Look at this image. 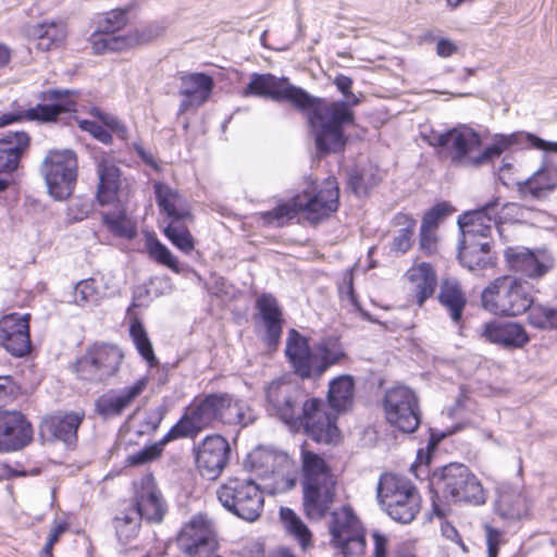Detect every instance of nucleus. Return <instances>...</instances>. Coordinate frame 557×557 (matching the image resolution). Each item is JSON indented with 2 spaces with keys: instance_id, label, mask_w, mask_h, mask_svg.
<instances>
[{
  "instance_id": "a19ab883",
  "label": "nucleus",
  "mask_w": 557,
  "mask_h": 557,
  "mask_svg": "<svg viewBox=\"0 0 557 557\" xmlns=\"http://www.w3.org/2000/svg\"><path fill=\"white\" fill-rule=\"evenodd\" d=\"M438 301L447 310L450 319L459 323L467 305V297L458 281L447 278L442 282Z\"/></svg>"
},
{
  "instance_id": "69168bd1",
  "label": "nucleus",
  "mask_w": 557,
  "mask_h": 557,
  "mask_svg": "<svg viewBox=\"0 0 557 557\" xmlns=\"http://www.w3.org/2000/svg\"><path fill=\"white\" fill-rule=\"evenodd\" d=\"M435 231L420 230V248L426 253H432L435 250Z\"/></svg>"
},
{
  "instance_id": "603ef678",
  "label": "nucleus",
  "mask_w": 557,
  "mask_h": 557,
  "mask_svg": "<svg viewBox=\"0 0 557 557\" xmlns=\"http://www.w3.org/2000/svg\"><path fill=\"white\" fill-rule=\"evenodd\" d=\"M528 323L539 330H556L557 308L533 302L528 310Z\"/></svg>"
},
{
  "instance_id": "c85d7f7f",
  "label": "nucleus",
  "mask_w": 557,
  "mask_h": 557,
  "mask_svg": "<svg viewBox=\"0 0 557 557\" xmlns=\"http://www.w3.org/2000/svg\"><path fill=\"white\" fill-rule=\"evenodd\" d=\"M498 201L494 200L480 209L465 212L458 218L461 238L487 240L492 227L498 225Z\"/></svg>"
},
{
  "instance_id": "09e8293b",
  "label": "nucleus",
  "mask_w": 557,
  "mask_h": 557,
  "mask_svg": "<svg viewBox=\"0 0 557 557\" xmlns=\"http://www.w3.org/2000/svg\"><path fill=\"white\" fill-rule=\"evenodd\" d=\"M184 223L168 222L163 227V234L177 249L189 255L195 249V239Z\"/></svg>"
},
{
  "instance_id": "052dcab7",
  "label": "nucleus",
  "mask_w": 557,
  "mask_h": 557,
  "mask_svg": "<svg viewBox=\"0 0 557 557\" xmlns=\"http://www.w3.org/2000/svg\"><path fill=\"white\" fill-rule=\"evenodd\" d=\"M448 213H450V207L448 205L437 203L423 215L420 230L435 231L440 220Z\"/></svg>"
},
{
  "instance_id": "cd10ccee",
  "label": "nucleus",
  "mask_w": 557,
  "mask_h": 557,
  "mask_svg": "<svg viewBox=\"0 0 557 557\" xmlns=\"http://www.w3.org/2000/svg\"><path fill=\"white\" fill-rule=\"evenodd\" d=\"M149 379L140 376L132 384L111 389L96 400V410L103 418L121 416L147 388Z\"/></svg>"
},
{
  "instance_id": "1a4fd4ad",
  "label": "nucleus",
  "mask_w": 557,
  "mask_h": 557,
  "mask_svg": "<svg viewBox=\"0 0 557 557\" xmlns=\"http://www.w3.org/2000/svg\"><path fill=\"white\" fill-rule=\"evenodd\" d=\"M216 496L227 511L248 522L263 511V493L251 479L230 478L219 486Z\"/></svg>"
},
{
  "instance_id": "5fc2aeb1",
  "label": "nucleus",
  "mask_w": 557,
  "mask_h": 557,
  "mask_svg": "<svg viewBox=\"0 0 557 557\" xmlns=\"http://www.w3.org/2000/svg\"><path fill=\"white\" fill-rule=\"evenodd\" d=\"M147 251L149 256L159 264H162L175 273L181 272L177 258L171 250L163 245L157 237L150 236L147 238Z\"/></svg>"
},
{
  "instance_id": "774afa93",
  "label": "nucleus",
  "mask_w": 557,
  "mask_h": 557,
  "mask_svg": "<svg viewBox=\"0 0 557 557\" xmlns=\"http://www.w3.org/2000/svg\"><path fill=\"white\" fill-rule=\"evenodd\" d=\"M374 541V557H386L387 537L379 531L372 533Z\"/></svg>"
},
{
  "instance_id": "3c124183",
  "label": "nucleus",
  "mask_w": 557,
  "mask_h": 557,
  "mask_svg": "<svg viewBox=\"0 0 557 557\" xmlns=\"http://www.w3.org/2000/svg\"><path fill=\"white\" fill-rule=\"evenodd\" d=\"M103 224L116 237L132 239L137 235L136 224L124 213H104Z\"/></svg>"
},
{
  "instance_id": "2f4dec72",
  "label": "nucleus",
  "mask_w": 557,
  "mask_h": 557,
  "mask_svg": "<svg viewBox=\"0 0 557 557\" xmlns=\"http://www.w3.org/2000/svg\"><path fill=\"white\" fill-rule=\"evenodd\" d=\"M481 335L490 343L510 349L523 348L530 342L524 326L518 322L493 321L486 323Z\"/></svg>"
},
{
  "instance_id": "4c0bfd02",
  "label": "nucleus",
  "mask_w": 557,
  "mask_h": 557,
  "mask_svg": "<svg viewBox=\"0 0 557 557\" xmlns=\"http://www.w3.org/2000/svg\"><path fill=\"white\" fill-rule=\"evenodd\" d=\"M409 283V290L413 294L416 301L422 306L432 296L436 286V274L430 263L422 262L411 267L406 272Z\"/></svg>"
},
{
  "instance_id": "473e14b6",
  "label": "nucleus",
  "mask_w": 557,
  "mask_h": 557,
  "mask_svg": "<svg viewBox=\"0 0 557 557\" xmlns=\"http://www.w3.org/2000/svg\"><path fill=\"white\" fill-rule=\"evenodd\" d=\"M83 416L76 412L46 417L40 424V434L48 441H62L67 445L77 438Z\"/></svg>"
},
{
  "instance_id": "c03bdc74",
  "label": "nucleus",
  "mask_w": 557,
  "mask_h": 557,
  "mask_svg": "<svg viewBox=\"0 0 557 557\" xmlns=\"http://www.w3.org/2000/svg\"><path fill=\"white\" fill-rule=\"evenodd\" d=\"M33 35L37 39V47L48 51L60 47L67 35L66 26L62 22L41 23L34 27Z\"/></svg>"
},
{
  "instance_id": "a211bd4d",
  "label": "nucleus",
  "mask_w": 557,
  "mask_h": 557,
  "mask_svg": "<svg viewBox=\"0 0 557 557\" xmlns=\"http://www.w3.org/2000/svg\"><path fill=\"white\" fill-rule=\"evenodd\" d=\"M70 90L49 89L41 91L38 99L44 103H38L34 108H29L20 113H5L0 116V127L7 126L14 122L38 121L52 122L62 112L75 111L76 103L69 99Z\"/></svg>"
},
{
  "instance_id": "0eeeda50",
  "label": "nucleus",
  "mask_w": 557,
  "mask_h": 557,
  "mask_svg": "<svg viewBox=\"0 0 557 557\" xmlns=\"http://www.w3.org/2000/svg\"><path fill=\"white\" fill-rule=\"evenodd\" d=\"M376 498L393 520L404 524L414 520L421 508V496L412 482L393 473L380 476Z\"/></svg>"
},
{
  "instance_id": "a878e982",
  "label": "nucleus",
  "mask_w": 557,
  "mask_h": 557,
  "mask_svg": "<svg viewBox=\"0 0 557 557\" xmlns=\"http://www.w3.org/2000/svg\"><path fill=\"white\" fill-rule=\"evenodd\" d=\"M30 138L25 132L9 133L0 138V191L5 190L21 159L28 151Z\"/></svg>"
},
{
  "instance_id": "13d9d810",
  "label": "nucleus",
  "mask_w": 557,
  "mask_h": 557,
  "mask_svg": "<svg viewBox=\"0 0 557 557\" xmlns=\"http://www.w3.org/2000/svg\"><path fill=\"white\" fill-rule=\"evenodd\" d=\"M165 413L166 409L164 406H158L147 410L136 430V434L143 436L154 433L160 426Z\"/></svg>"
},
{
  "instance_id": "37998d69",
  "label": "nucleus",
  "mask_w": 557,
  "mask_h": 557,
  "mask_svg": "<svg viewBox=\"0 0 557 557\" xmlns=\"http://www.w3.org/2000/svg\"><path fill=\"white\" fill-rule=\"evenodd\" d=\"M222 403L225 404L222 408V423L223 424H239L247 426L256 420L253 410L242 399L222 393Z\"/></svg>"
},
{
  "instance_id": "6e6d98bb",
  "label": "nucleus",
  "mask_w": 557,
  "mask_h": 557,
  "mask_svg": "<svg viewBox=\"0 0 557 557\" xmlns=\"http://www.w3.org/2000/svg\"><path fill=\"white\" fill-rule=\"evenodd\" d=\"M398 224H404L405 227L399 230L398 234L393 238L391 249L396 252L405 253L412 245V235L416 228V220L408 214L400 213L396 216Z\"/></svg>"
},
{
  "instance_id": "bb28decb",
  "label": "nucleus",
  "mask_w": 557,
  "mask_h": 557,
  "mask_svg": "<svg viewBox=\"0 0 557 557\" xmlns=\"http://www.w3.org/2000/svg\"><path fill=\"white\" fill-rule=\"evenodd\" d=\"M135 487V504L131 508L137 510L138 516L148 522H161L166 512V504L153 476L144 475Z\"/></svg>"
},
{
  "instance_id": "7c9ffc66",
  "label": "nucleus",
  "mask_w": 557,
  "mask_h": 557,
  "mask_svg": "<svg viewBox=\"0 0 557 557\" xmlns=\"http://www.w3.org/2000/svg\"><path fill=\"white\" fill-rule=\"evenodd\" d=\"M156 201L160 213L168 222L191 221L190 207L186 198L164 183H154Z\"/></svg>"
},
{
  "instance_id": "2eb2a0df",
  "label": "nucleus",
  "mask_w": 557,
  "mask_h": 557,
  "mask_svg": "<svg viewBox=\"0 0 557 557\" xmlns=\"http://www.w3.org/2000/svg\"><path fill=\"white\" fill-rule=\"evenodd\" d=\"M122 360L116 345L95 344L77 360L75 371L82 380L103 382L117 373Z\"/></svg>"
},
{
  "instance_id": "c756f323",
  "label": "nucleus",
  "mask_w": 557,
  "mask_h": 557,
  "mask_svg": "<svg viewBox=\"0 0 557 557\" xmlns=\"http://www.w3.org/2000/svg\"><path fill=\"white\" fill-rule=\"evenodd\" d=\"M524 143L539 150L557 152V141L544 140L532 133L496 134L492 144L482 150V165L494 161L510 148L522 146Z\"/></svg>"
},
{
  "instance_id": "393cba45",
  "label": "nucleus",
  "mask_w": 557,
  "mask_h": 557,
  "mask_svg": "<svg viewBox=\"0 0 557 557\" xmlns=\"http://www.w3.org/2000/svg\"><path fill=\"white\" fill-rule=\"evenodd\" d=\"M557 189V159L543 154L540 168L527 180L517 183L522 198L545 199Z\"/></svg>"
},
{
  "instance_id": "bf43d9fd",
  "label": "nucleus",
  "mask_w": 557,
  "mask_h": 557,
  "mask_svg": "<svg viewBox=\"0 0 557 557\" xmlns=\"http://www.w3.org/2000/svg\"><path fill=\"white\" fill-rule=\"evenodd\" d=\"M128 21V8L113 9L106 12L98 22V27L115 34L121 30Z\"/></svg>"
},
{
  "instance_id": "aec40b11",
  "label": "nucleus",
  "mask_w": 557,
  "mask_h": 557,
  "mask_svg": "<svg viewBox=\"0 0 557 557\" xmlns=\"http://www.w3.org/2000/svg\"><path fill=\"white\" fill-rule=\"evenodd\" d=\"M339 190L335 177H327L320 188L310 186L301 194L296 195V206L306 219L312 223L330 216L338 208Z\"/></svg>"
},
{
  "instance_id": "ddd939ff",
  "label": "nucleus",
  "mask_w": 557,
  "mask_h": 557,
  "mask_svg": "<svg viewBox=\"0 0 557 557\" xmlns=\"http://www.w3.org/2000/svg\"><path fill=\"white\" fill-rule=\"evenodd\" d=\"M329 529L331 543L339 549L342 557H359L364 553V529L350 507L334 510Z\"/></svg>"
},
{
  "instance_id": "7ed1b4c3",
  "label": "nucleus",
  "mask_w": 557,
  "mask_h": 557,
  "mask_svg": "<svg viewBox=\"0 0 557 557\" xmlns=\"http://www.w3.org/2000/svg\"><path fill=\"white\" fill-rule=\"evenodd\" d=\"M285 355L295 374L302 380L320 379L327 369L347 359L338 337H324L311 349L307 337L295 329L288 331Z\"/></svg>"
},
{
  "instance_id": "0e129e2a",
  "label": "nucleus",
  "mask_w": 557,
  "mask_h": 557,
  "mask_svg": "<svg viewBox=\"0 0 557 557\" xmlns=\"http://www.w3.org/2000/svg\"><path fill=\"white\" fill-rule=\"evenodd\" d=\"M90 211V205L87 201L73 199L67 208L70 221L78 222L84 220Z\"/></svg>"
},
{
  "instance_id": "f3484780",
  "label": "nucleus",
  "mask_w": 557,
  "mask_h": 557,
  "mask_svg": "<svg viewBox=\"0 0 557 557\" xmlns=\"http://www.w3.org/2000/svg\"><path fill=\"white\" fill-rule=\"evenodd\" d=\"M178 549L187 557H210L218 547L212 522L203 515L194 516L176 537Z\"/></svg>"
},
{
  "instance_id": "680f3d73",
  "label": "nucleus",
  "mask_w": 557,
  "mask_h": 557,
  "mask_svg": "<svg viewBox=\"0 0 557 557\" xmlns=\"http://www.w3.org/2000/svg\"><path fill=\"white\" fill-rule=\"evenodd\" d=\"M484 531L486 536L487 557H497L499 546L504 542V533L490 524L484 525Z\"/></svg>"
},
{
  "instance_id": "f704fd0d",
  "label": "nucleus",
  "mask_w": 557,
  "mask_h": 557,
  "mask_svg": "<svg viewBox=\"0 0 557 557\" xmlns=\"http://www.w3.org/2000/svg\"><path fill=\"white\" fill-rule=\"evenodd\" d=\"M147 40L138 32L126 35H114L98 27L90 36L89 44L95 54L117 52L137 46Z\"/></svg>"
},
{
  "instance_id": "c9c22d12",
  "label": "nucleus",
  "mask_w": 557,
  "mask_h": 557,
  "mask_svg": "<svg viewBox=\"0 0 557 557\" xmlns=\"http://www.w3.org/2000/svg\"><path fill=\"white\" fill-rule=\"evenodd\" d=\"M530 511V504L524 493L510 485H503L498 490L496 512L505 520L518 521L525 518Z\"/></svg>"
},
{
  "instance_id": "6e6552de",
  "label": "nucleus",
  "mask_w": 557,
  "mask_h": 557,
  "mask_svg": "<svg viewBox=\"0 0 557 557\" xmlns=\"http://www.w3.org/2000/svg\"><path fill=\"white\" fill-rule=\"evenodd\" d=\"M246 466L264 482L269 494L284 493L295 486V463L286 453L258 447L247 456Z\"/></svg>"
},
{
  "instance_id": "49530a36",
  "label": "nucleus",
  "mask_w": 557,
  "mask_h": 557,
  "mask_svg": "<svg viewBox=\"0 0 557 557\" xmlns=\"http://www.w3.org/2000/svg\"><path fill=\"white\" fill-rule=\"evenodd\" d=\"M141 518L138 511L128 506L120 512L113 521L116 536L120 542L127 543L133 540L139 530Z\"/></svg>"
},
{
  "instance_id": "e433bc0d",
  "label": "nucleus",
  "mask_w": 557,
  "mask_h": 557,
  "mask_svg": "<svg viewBox=\"0 0 557 557\" xmlns=\"http://www.w3.org/2000/svg\"><path fill=\"white\" fill-rule=\"evenodd\" d=\"M97 200L101 206L111 205L117 199L120 189V169L113 161L101 158L97 162Z\"/></svg>"
},
{
  "instance_id": "39448f33",
  "label": "nucleus",
  "mask_w": 557,
  "mask_h": 557,
  "mask_svg": "<svg viewBox=\"0 0 557 557\" xmlns=\"http://www.w3.org/2000/svg\"><path fill=\"white\" fill-rule=\"evenodd\" d=\"M301 474L304 513L319 521L334 504L336 476L323 457L306 449L301 450Z\"/></svg>"
},
{
  "instance_id": "9b49d317",
  "label": "nucleus",
  "mask_w": 557,
  "mask_h": 557,
  "mask_svg": "<svg viewBox=\"0 0 557 557\" xmlns=\"http://www.w3.org/2000/svg\"><path fill=\"white\" fill-rule=\"evenodd\" d=\"M305 401L302 392L290 381L274 380L265 387V409L268 413L287 424L292 430L298 431Z\"/></svg>"
},
{
  "instance_id": "4be33fe9",
  "label": "nucleus",
  "mask_w": 557,
  "mask_h": 557,
  "mask_svg": "<svg viewBox=\"0 0 557 557\" xmlns=\"http://www.w3.org/2000/svg\"><path fill=\"white\" fill-rule=\"evenodd\" d=\"M504 256L509 270L531 280L543 277L555 265L553 256L545 250L535 252L525 247H508Z\"/></svg>"
},
{
  "instance_id": "79ce46f5",
  "label": "nucleus",
  "mask_w": 557,
  "mask_h": 557,
  "mask_svg": "<svg viewBox=\"0 0 557 557\" xmlns=\"http://www.w3.org/2000/svg\"><path fill=\"white\" fill-rule=\"evenodd\" d=\"M355 382L351 375L343 374L333 379L329 384L327 401L336 411L349 409L354 401Z\"/></svg>"
},
{
  "instance_id": "f8f14e48",
  "label": "nucleus",
  "mask_w": 557,
  "mask_h": 557,
  "mask_svg": "<svg viewBox=\"0 0 557 557\" xmlns=\"http://www.w3.org/2000/svg\"><path fill=\"white\" fill-rule=\"evenodd\" d=\"M48 191L55 200L66 199L77 177V158L72 150H51L41 164Z\"/></svg>"
},
{
  "instance_id": "4468645a",
  "label": "nucleus",
  "mask_w": 557,
  "mask_h": 557,
  "mask_svg": "<svg viewBox=\"0 0 557 557\" xmlns=\"http://www.w3.org/2000/svg\"><path fill=\"white\" fill-rule=\"evenodd\" d=\"M386 421L404 433L414 432L421 422L419 399L404 385L388 388L383 398Z\"/></svg>"
},
{
  "instance_id": "b1692460",
  "label": "nucleus",
  "mask_w": 557,
  "mask_h": 557,
  "mask_svg": "<svg viewBox=\"0 0 557 557\" xmlns=\"http://www.w3.org/2000/svg\"><path fill=\"white\" fill-rule=\"evenodd\" d=\"M33 426L15 410H0V453L16 451L33 440Z\"/></svg>"
},
{
  "instance_id": "5701e85b",
  "label": "nucleus",
  "mask_w": 557,
  "mask_h": 557,
  "mask_svg": "<svg viewBox=\"0 0 557 557\" xmlns=\"http://www.w3.org/2000/svg\"><path fill=\"white\" fill-rule=\"evenodd\" d=\"M29 319V313H10L0 319V345L14 357L30 351Z\"/></svg>"
},
{
  "instance_id": "58836bf2",
  "label": "nucleus",
  "mask_w": 557,
  "mask_h": 557,
  "mask_svg": "<svg viewBox=\"0 0 557 557\" xmlns=\"http://www.w3.org/2000/svg\"><path fill=\"white\" fill-rule=\"evenodd\" d=\"M257 309L265 326V342L269 347L277 345L282 334V312L277 300L268 294L257 299Z\"/></svg>"
},
{
  "instance_id": "f257e3e1",
  "label": "nucleus",
  "mask_w": 557,
  "mask_h": 557,
  "mask_svg": "<svg viewBox=\"0 0 557 557\" xmlns=\"http://www.w3.org/2000/svg\"><path fill=\"white\" fill-rule=\"evenodd\" d=\"M222 393L209 394L202 398H195L186 407L181 419L164 434V436L146 446L139 451L129 455L126 459L131 466L144 465L157 459L163 451L165 445L177 438H195L201 431L222 423Z\"/></svg>"
},
{
  "instance_id": "9d476101",
  "label": "nucleus",
  "mask_w": 557,
  "mask_h": 557,
  "mask_svg": "<svg viewBox=\"0 0 557 557\" xmlns=\"http://www.w3.org/2000/svg\"><path fill=\"white\" fill-rule=\"evenodd\" d=\"M240 95L245 98L260 97L276 102H289L304 111L312 101L307 91L292 85L287 77H276L271 73H252Z\"/></svg>"
},
{
  "instance_id": "f03ea898",
  "label": "nucleus",
  "mask_w": 557,
  "mask_h": 557,
  "mask_svg": "<svg viewBox=\"0 0 557 557\" xmlns=\"http://www.w3.org/2000/svg\"><path fill=\"white\" fill-rule=\"evenodd\" d=\"M344 97L345 101H327L311 96L312 101L306 111L319 152H338L346 145L344 127L354 124L351 107L359 103V98L351 90Z\"/></svg>"
},
{
  "instance_id": "e2e57ef3",
  "label": "nucleus",
  "mask_w": 557,
  "mask_h": 557,
  "mask_svg": "<svg viewBox=\"0 0 557 557\" xmlns=\"http://www.w3.org/2000/svg\"><path fill=\"white\" fill-rule=\"evenodd\" d=\"M79 127L90 133L96 139L103 144L111 143L112 136L111 134L100 124L89 120L79 121Z\"/></svg>"
},
{
  "instance_id": "4d7b16f0",
  "label": "nucleus",
  "mask_w": 557,
  "mask_h": 557,
  "mask_svg": "<svg viewBox=\"0 0 557 557\" xmlns=\"http://www.w3.org/2000/svg\"><path fill=\"white\" fill-rule=\"evenodd\" d=\"M102 295L99 292L94 278L83 280L74 287L73 301L75 305L84 307L88 305H98Z\"/></svg>"
},
{
  "instance_id": "8fccbe9b",
  "label": "nucleus",
  "mask_w": 557,
  "mask_h": 557,
  "mask_svg": "<svg viewBox=\"0 0 557 557\" xmlns=\"http://www.w3.org/2000/svg\"><path fill=\"white\" fill-rule=\"evenodd\" d=\"M338 295L342 305L350 311L360 312L369 319V314L361 309L360 302L354 289V270L348 269L343 272L341 281L337 284Z\"/></svg>"
},
{
  "instance_id": "de8ad7c7",
  "label": "nucleus",
  "mask_w": 557,
  "mask_h": 557,
  "mask_svg": "<svg viewBox=\"0 0 557 557\" xmlns=\"http://www.w3.org/2000/svg\"><path fill=\"white\" fill-rule=\"evenodd\" d=\"M299 212L295 196L290 202L280 203L270 211L258 213V219L263 225L280 227L294 219Z\"/></svg>"
},
{
  "instance_id": "423d86ee",
  "label": "nucleus",
  "mask_w": 557,
  "mask_h": 557,
  "mask_svg": "<svg viewBox=\"0 0 557 557\" xmlns=\"http://www.w3.org/2000/svg\"><path fill=\"white\" fill-rule=\"evenodd\" d=\"M482 306L499 317H519L534 302L533 286L517 276L503 275L492 281L482 292Z\"/></svg>"
},
{
  "instance_id": "6ab92c4d",
  "label": "nucleus",
  "mask_w": 557,
  "mask_h": 557,
  "mask_svg": "<svg viewBox=\"0 0 557 557\" xmlns=\"http://www.w3.org/2000/svg\"><path fill=\"white\" fill-rule=\"evenodd\" d=\"M336 419L337 416L327 411L322 399L307 398L302 404V416L298 430L304 429L307 435L318 443H336L339 440Z\"/></svg>"
},
{
  "instance_id": "338daca9",
  "label": "nucleus",
  "mask_w": 557,
  "mask_h": 557,
  "mask_svg": "<svg viewBox=\"0 0 557 557\" xmlns=\"http://www.w3.org/2000/svg\"><path fill=\"white\" fill-rule=\"evenodd\" d=\"M15 393V384L9 375L0 376V404L11 398Z\"/></svg>"
},
{
  "instance_id": "ea45409f",
  "label": "nucleus",
  "mask_w": 557,
  "mask_h": 557,
  "mask_svg": "<svg viewBox=\"0 0 557 557\" xmlns=\"http://www.w3.org/2000/svg\"><path fill=\"white\" fill-rule=\"evenodd\" d=\"M490 250L488 240L461 238L458 257L461 264L470 271L482 270L493 263Z\"/></svg>"
},
{
  "instance_id": "20e7f679",
  "label": "nucleus",
  "mask_w": 557,
  "mask_h": 557,
  "mask_svg": "<svg viewBox=\"0 0 557 557\" xmlns=\"http://www.w3.org/2000/svg\"><path fill=\"white\" fill-rule=\"evenodd\" d=\"M434 494L433 511L438 517L447 513L445 504L466 503L483 505L486 492L476 475L463 463L451 462L435 470L430 479Z\"/></svg>"
},
{
  "instance_id": "72a5a7b5",
  "label": "nucleus",
  "mask_w": 557,
  "mask_h": 557,
  "mask_svg": "<svg viewBox=\"0 0 557 557\" xmlns=\"http://www.w3.org/2000/svg\"><path fill=\"white\" fill-rule=\"evenodd\" d=\"M214 86L213 78L205 73H193L182 77L180 94L184 99L180 103V112H186L191 107H200L211 96Z\"/></svg>"
},
{
  "instance_id": "dca6fc26",
  "label": "nucleus",
  "mask_w": 557,
  "mask_h": 557,
  "mask_svg": "<svg viewBox=\"0 0 557 557\" xmlns=\"http://www.w3.org/2000/svg\"><path fill=\"white\" fill-rule=\"evenodd\" d=\"M438 145L448 152L451 162L461 166H482L481 136L468 126L455 127L438 137Z\"/></svg>"
},
{
  "instance_id": "864d4df0",
  "label": "nucleus",
  "mask_w": 557,
  "mask_h": 557,
  "mask_svg": "<svg viewBox=\"0 0 557 557\" xmlns=\"http://www.w3.org/2000/svg\"><path fill=\"white\" fill-rule=\"evenodd\" d=\"M129 334L138 354L148 363V366L150 368L157 366L158 359L144 325L139 321L133 322L129 327Z\"/></svg>"
},
{
  "instance_id": "412c9836",
  "label": "nucleus",
  "mask_w": 557,
  "mask_h": 557,
  "mask_svg": "<svg viewBox=\"0 0 557 557\" xmlns=\"http://www.w3.org/2000/svg\"><path fill=\"white\" fill-rule=\"evenodd\" d=\"M231 447L221 435L206 436L195 447L196 466L201 476L216 480L228 462Z\"/></svg>"
},
{
  "instance_id": "a18cd8bd",
  "label": "nucleus",
  "mask_w": 557,
  "mask_h": 557,
  "mask_svg": "<svg viewBox=\"0 0 557 557\" xmlns=\"http://www.w3.org/2000/svg\"><path fill=\"white\" fill-rule=\"evenodd\" d=\"M280 516L287 533L298 542L304 550L312 545V534L310 530L293 509L282 507Z\"/></svg>"
}]
</instances>
